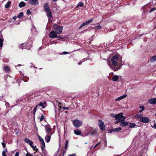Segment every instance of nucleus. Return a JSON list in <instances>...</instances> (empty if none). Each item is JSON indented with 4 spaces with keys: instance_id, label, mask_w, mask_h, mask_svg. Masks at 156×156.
<instances>
[{
    "instance_id": "22",
    "label": "nucleus",
    "mask_w": 156,
    "mask_h": 156,
    "mask_svg": "<svg viewBox=\"0 0 156 156\" xmlns=\"http://www.w3.org/2000/svg\"><path fill=\"white\" fill-rule=\"evenodd\" d=\"M93 129V127L90 126L88 127L87 129V132L88 133V134H90Z\"/></svg>"
},
{
    "instance_id": "44",
    "label": "nucleus",
    "mask_w": 156,
    "mask_h": 156,
    "mask_svg": "<svg viewBox=\"0 0 156 156\" xmlns=\"http://www.w3.org/2000/svg\"><path fill=\"white\" fill-rule=\"evenodd\" d=\"M154 122V123L153 126L151 125V127L154 129H156V123H155V121Z\"/></svg>"
},
{
    "instance_id": "45",
    "label": "nucleus",
    "mask_w": 156,
    "mask_h": 156,
    "mask_svg": "<svg viewBox=\"0 0 156 156\" xmlns=\"http://www.w3.org/2000/svg\"><path fill=\"white\" fill-rule=\"evenodd\" d=\"M95 27L98 29H101V28L102 27L100 25H99L97 26H96Z\"/></svg>"
},
{
    "instance_id": "35",
    "label": "nucleus",
    "mask_w": 156,
    "mask_h": 156,
    "mask_svg": "<svg viewBox=\"0 0 156 156\" xmlns=\"http://www.w3.org/2000/svg\"><path fill=\"white\" fill-rule=\"evenodd\" d=\"M23 16V12H20L18 15L17 17L19 19L21 18Z\"/></svg>"
},
{
    "instance_id": "14",
    "label": "nucleus",
    "mask_w": 156,
    "mask_h": 156,
    "mask_svg": "<svg viewBox=\"0 0 156 156\" xmlns=\"http://www.w3.org/2000/svg\"><path fill=\"white\" fill-rule=\"evenodd\" d=\"M51 137V135H48V134H47L44 138L46 142L47 143H48L50 141Z\"/></svg>"
},
{
    "instance_id": "19",
    "label": "nucleus",
    "mask_w": 156,
    "mask_h": 156,
    "mask_svg": "<svg viewBox=\"0 0 156 156\" xmlns=\"http://www.w3.org/2000/svg\"><path fill=\"white\" fill-rule=\"evenodd\" d=\"M119 79V76L117 75L114 76L112 77V80L114 81H117Z\"/></svg>"
},
{
    "instance_id": "12",
    "label": "nucleus",
    "mask_w": 156,
    "mask_h": 156,
    "mask_svg": "<svg viewBox=\"0 0 156 156\" xmlns=\"http://www.w3.org/2000/svg\"><path fill=\"white\" fill-rule=\"evenodd\" d=\"M108 66H109L111 69H113L115 71H117L118 69H120V67H116L112 66L111 63H109L108 62Z\"/></svg>"
},
{
    "instance_id": "6",
    "label": "nucleus",
    "mask_w": 156,
    "mask_h": 156,
    "mask_svg": "<svg viewBox=\"0 0 156 156\" xmlns=\"http://www.w3.org/2000/svg\"><path fill=\"white\" fill-rule=\"evenodd\" d=\"M38 137L39 140L41 141L42 144V145L41 146V148L43 152L44 153V152L45 151V150L44 149V148L45 147V144L44 142V140L40 136H38Z\"/></svg>"
},
{
    "instance_id": "57",
    "label": "nucleus",
    "mask_w": 156,
    "mask_h": 156,
    "mask_svg": "<svg viewBox=\"0 0 156 156\" xmlns=\"http://www.w3.org/2000/svg\"><path fill=\"white\" fill-rule=\"evenodd\" d=\"M100 144V142H98V143L95 145V146L94 147V148H95L97 146H98V145H99Z\"/></svg>"
},
{
    "instance_id": "9",
    "label": "nucleus",
    "mask_w": 156,
    "mask_h": 156,
    "mask_svg": "<svg viewBox=\"0 0 156 156\" xmlns=\"http://www.w3.org/2000/svg\"><path fill=\"white\" fill-rule=\"evenodd\" d=\"M57 34L54 30L50 32L49 34V37L50 38H54L58 37Z\"/></svg>"
},
{
    "instance_id": "23",
    "label": "nucleus",
    "mask_w": 156,
    "mask_h": 156,
    "mask_svg": "<svg viewBox=\"0 0 156 156\" xmlns=\"http://www.w3.org/2000/svg\"><path fill=\"white\" fill-rule=\"evenodd\" d=\"M61 103H59L58 104V107L59 108L61 109H63V110H68L69 109V108L67 107H63L62 108L61 106Z\"/></svg>"
},
{
    "instance_id": "16",
    "label": "nucleus",
    "mask_w": 156,
    "mask_h": 156,
    "mask_svg": "<svg viewBox=\"0 0 156 156\" xmlns=\"http://www.w3.org/2000/svg\"><path fill=\"white\" fill-rule=\"evenodd\" d=\"M127 96V95L126 94H124L123 95L115 99V100L116 101H120L121 100L123 99L124 98L126 97Z\"/></svg>"
},
{
    "instance_id": "63",
    "label": "nucleus",
    "mask_w": 156,
    "mask_h": 156,
    "mask_svg": "<svg viewBox=\"0 0 156 156\" xmlns=\"http://www.w3.org/2000/svg\"><path fill=\"white\" fill-rule=\"evenodd\" d=\"M83 27V26H82V25L81 24L79 27V29H81Z\"/></svg>"
},
{
    "instance_id": "4",
    "label": "nucleus",
    "mask_w": 156,
    "mask_h": 156,
    "mask_svg": "<svg viewBox=\"0 0 156 156\" xmlns=\"http://www.w3.org/2000/svg\"><path fill=\"white\" fill-rule=\"evenodd\" d=\"M98 124L100 129L102 131H104L105 129V126L104 122L101 120L98 121Z\"/></svg>"
},
{
    "instance_id": "21",
    "label": "nucleus",
    "mask_w": 156,
    "mask_h": 156,
    "mask_svg": "<svg viewBox=\"0 0 156 156\" xmlns=\"http://www.w3.org/2000/svg\"><path fill=\"white\" fill-rule=\"evenodd\" d=\"M46 101H44V103H43L42 102H40L39 104H38L37 105H38V106H40L42 108H45V106L44 105L46 104Z\"/></svg>"
},
{
    "instance_id": "15",
    "label": "nucleus",
    "mask_w": 156,
    "mask_h": 156,
    "mask_svg": "<svg viewBox=\"0 0 156 156\" xmlns=\"http://www.w3.org/2000/svg\"><path fill=\"white\" fill-rule=\"evenodd\" d=\"M44 8L45 11H49L50 9L48 6V4L47 3H45L44 5Z\"/></svg>"
},
{
    "instance_id": "7",
    "label": "nucleus",
    "mask_w": 156,
    "mask_h": 156,
    "mask_svg": "<svg viewBox=\"0 0 156 156\" xmlns=\"http://www.w3.org/2000/svg\"><path fill=\"white\" fill-rule=\"evenodd\" d=\"M117 118L116 119H118L121 121L123 120H124L126 119V117L123 115V113H120L117 114Z\"/></svg>"
},
{
    "instance_id": "58",
    "label": "nucleus",
    "mask_w": 156,
    "mask_h": 156,
    "mask_svg": "<svg viewBox=\"0 0 156 156\" xmlns=\"http://www.w3.org/2000/svg\"><path fill=\"white\" fill-rule=\"evenodd\" d=\"M82 26H83H83H85V25H86V23H85V22L83 23L82 24Z\"/></svg>"
},
{
    "instance_id": "62",
    "label": "nucleus",
    "mask_w": 156,
    "mask_h": 156,
    "mask_svg": "<svg viewBox=\"0 0 156 156\" xmlns=\"http://www.w3.org/2000/svg\"><path fill=\"white\" fill-rule=\"evenodd\" d=\"M2 156H7L6 154H2Z\"/></svg>"
},
{
    "instance_id": "8",
    "label": "nucleus",
    "mask_w": 156,
    "mask_h": 156,
    "mask_svg": "<svg viewBox=\"0 0 156 156\" xmlns=\"http://www.w3.org/2000/svg\"><path fill=\"white\" fill-rule=\"evenodd\" d=\"M140 121L143 123H147L150 122V120L147 117H142L140 119Z\"/></svg>"
},
{
    "instance_id": "34",
    "label": "nucleus",
    "mask_w": 156,
    "mask_h": 156,
    "mask_svg": "<svg viewBox=\"0 0 156 156\" xmlns=\"http://www.w3.org/2000/svg\"><path fill=\"white\" fill-rule=\"evenodd\" d=\"M11 2L9 1H8L6 3V4L5 5V8H8L10 5L11 4Z\"/></svg>"
},
{
    "instance_id": "24",
    "label": "nucleus",
    "mask_w": 156,
    "mask_h": 156,
    "mask_svg": "<svg viewBox=\"0 0 156 156\" xmlns=\"http://www.w3.org/2000/svg\"><path fill=\"white\" fill-rule=\"evenodd\" d=\"M121 129H122V128L121 127H118L117 128L112 129L111 132H118L119 131L121 130Z\"/></svg>"
},
{
    "instance_id": "20",
    "label": "nucleus",
    "mask_w": 156,
    "mask_h": 156,
    "mask_svg": "<svg viewBox=\"0 0 156 156\" xmlns=\"http://www.w3.org/2000/svg\"><path fill=\"white\" fill-rule=\"evenodd\" d=\"M74 133L75 134L77 135H81V131L78 129H76L74 131Z\"/></svg>"
},
{
    "instance_id": "37",
    "label": "nucleus",
    "mask_w": 156,
    "mask_h": 156,
    "mask_svg": "<svg viewBox=\"0 0 156 156\" xmlns=\"http://www.w3.org/2000/svg\"><path fill=\"white\" fill-rule=\"evenodd\" d=\"M142 117V115L141 114H137V115H136L135 116V117L136 118H137V119H139V118H140V119Z\"/></svg>"
},
{
    "instance_id": "50",
    "label": "nucleus",
    "mask_w": 156,
    "mask_h": 156,
    "mask_svg": "<svg viewBox=\"0 0 156 156\" xmlns=\"http://www.w3.org/2000/svg\"><path fill=\"white\" fill-rule=\"evenodd\" d=\"M26 156H33V155L30 153H28L26 154Z\"/></svg>"
},
{
    "instance_id": "40",
    "label": "nucleus",
    "mask_w": 156,
    "mask_h": 156,
    "mask_svg": "<svg viewBox=\"0 0 156 156\" xmlns=\"http://www.w3.org/2000/svg\"><path fill=\"white\" fill-rule=\"evenodd\" d=\"M93 19H92L89 20H87V21L85 22L86 23V25L88 24H89L90 23H91L92 22V21H93Z\"/></svg>"
},
{
    "instance_id": "56",
    "label": "nucleus",
    "mask_w": 156,
    "mask_h": 156,
    "mask_svg": "<svg viewBox=\"0 0 156 156\" xmlns=\"http://www.w3.org/2000/svg\"><path fill=\"white\" fill-rule=\"evenodd\" d=\"M19 153L17 152L15 154L14 156H19Z\"/></svg>"
},
{
    "instance_id": "43",
    "label": "nucleus",
    "mask_w": 156,
    "mask_h": 156,
    "mask_svg": "<svg viewBox=\"0 0 156 156\" xmlns=\"http://www.w3.org/2000/svg\"><path fill=\"white\" fill-rule=\"evenodd\" d=\"M68 140H66V143L65 146V148L66 149L68 147Z\"/></svg>"
},
{
    "instance_id": "49",
    "label": "nucleus",
    "mask_w": 156,
    "mask_h": 156,
    "mask_svg": "<svg viewBox=\"0 0 156 156\" xmlns=\"http://www.w3.org/2000/svg\"><path fill=\"white\" fill-rule=\"evenodd\" d=\"M139 108L140 109H142V110H144V107L143 105L139 106Z\"/></svg>"
},
{
    "instance_id": "29",
    "label": "nucleus",
    "mask_w": 156,
    "mask_h": 156,
    "mask_svg": "<svg viewBox=\"0 0 156 156\" xmlns=\"http://www.w3.org/2000/svg\"><path fill=\"white\" fill-rule=\"evenodd\" d=\"M150 61L152 62H154L156 60V56H154L150 58Z\"/></svg>"
},
{
    "instance_id": "59",
    "label": "nucleus",
    "mask_w": 156,
    "mask_h": 156,
    "mask_svg": "<svg viewBox=\"0 0 156 156\" xmlns=\"http://www.w3.org/2000/svg\"><path fill=\"white\" fill-rule=\"evenodd\" d=\"M82 62H83L82 61H80L78 63V64L79 65H80V64H82Z\"/></svg>"
},
{
    "instance_id": "17",
    "label": "nucleus",
    "mask_w": 156,
    "mask_h": 156,
    "mask_svg": "<svg viewBox=\"0 0 156 156\" xmlns=\"http://www.w3.org/2000/svg\"><path fill=\"white\" fill-rule=\"evenodd\" d=\"M149 102L153 104H156V98H151L150 99L149 101Z\"/></svg>"
},
{
    "instance_id": "13",
    "label": "nucleus",
    "mask_w": 156,
    "mask_h": 156,
    "mask_svg": "<svg viewBox=\"0 0 156 156\" xmlns=\"http://www.w3.org/2000/svg\"><path fill=\"white\" fill-rule=\"evenodd\" d=\"M124 120H123L121 121L120 125L122 127H125L128 125V122L124 121Z\"/></svg>"
},
{
    "instance_id": "41",
    "label": "nucleus",
    "mask_w": 156,
    "mask_h": 156,
    "mask_svg": "<svg viewBox=\"0 0 156 156\" xmlns=\"http://www.w3.org/2000/svg\"><path fill=\"white\" fill-rule=\"evenodd\" d=\"M38 107V105H36L35 107L34 108L33 110V114L34 115H35L36 112L37 110V108Z\"/></svg>"
},
{
    "instance_id": "27",
    "label": "nucleus",
    "mask_w": 156,
    "mask_h": 156,
    "mask_svg": "<svg viewBox=\"0 0 156 156\" xmlns=\"http://www.w3.org/2000/svg\"><path fill=\"white\" fill-rule=\"evenodd\" d=\"M84 5V4L82 2H79L76 8H77L79 7H83Z\"/></svg>"
},
{
    "instance_id": "52",
    "label": "nucleus",
    "mask_w": 156,
    "mask_h": 156,
    "mask_svg": "<svg viewBox=\"0 0 156 156\" xmlns=\"http://www.w3.org/2000/svg\"><path fill=\"white\" fill-rule=\"evenodd\" d=\"M121 121L119 120L118 119H117V120L116 121V122H115V124H117L118 123L120 122V123Z\"/></svg>"
},
{
    "instance_id": "47",
    "label": "nucleus",
    "mask_w": 156,
    "mask_h": 156,
    "mask_svg": "<svg viewBox=\"0 0 156 156\" xmlns=\"http://www.w3.org/2000/svg\"><path fill=\"white\" fill-rule=\"evenodd\" d=\"M31 12L29 9H28L27 10V15H30L31 14Z\"/></svg>"
},
{
    "instance_id": "38",
    "label": "nucleus",
    "mask_w": 156,
    "mask_h": 156,
    "mask_svg": "<svg viewBox=\"0 0 156 156\" xmlns=\"http://www.w3.org/2000/svg\"><path fill=\"white\" fill-rule=\"evenodd\" d=\"M117 114H110V116L113 118H115V119H117Z\"/></svg>"
},
{
    "instance_id": "54",
    "label": "nucleus",
    "mask_w": 156,
    "mask_h": 156,
    "mask_svg": "<svg viewBox=\"0 0 156 156\" xmlns=\"http://www.w3.org/2000/svg\"><path fill=\"white\" fill-rule=\"evenodd\" d=\"M87 60V59H86V58H84L82 60V62H84L85 61H86Z\"/></svg>"
},
{
    "instance_id": "46",
    "label": "nucleus",
    "mask_w": 156,
    "mask_h": 156,
    "mask_svg": "<svg viewBox=\"0 0 156 156\" xmlns=\"http://www.w3.org/2000/svg\"><path fill=\"white\" fill-rule=\"evenodd\" d=\"M156 10V8H153L151 9L149 12L151 13V12L155 11Z\"/></svg>"
},
{
    "instance_id": "26",
    "label": "nucleus",
    "mask_w": 156,
    "mask_h": 156,
    "mask_svg": "<svg viewBox=\"0 0 156 156\" xmlns=\"http://www.w3.org/2000/svg\"><path fill=\"white\" fill-rule=\"evenodd\" d=\"M97 132L96 130L95 129H93L90 133V135L92 136H94L97 134Z\"/></svg>"
},
{
    "instance_id": "61",
    "label": "nucleus",
    "mask_w": 156,
    "mask_h": 156,
    "mask_svg": "<svg viewBox=\"0 0 156 156\" xmlns=\"http://www.w3.org/2000/svg\"><path fill=\"white\" fill-rule=\"evenodd\" d=\"M16 16H14L13 17V19L15 20L16 19Z\"/></svg>"
},
{
    "instance_id": "33",
    "label": "nucleus",
    "mask_w": 156,
    "mask_h": 156,
    "mask_svg": "<svg viewBox=\"0 0 156 156\" xmlns=\"http://www.w3.org/2000/svg\"><path fill=\"white\" fill-rule=\"evenodd\" d=\"M24 141L26 143L28 144H31V143L32 142V141L28 138L25 139Z\"/></svg>"
},
{
    "instance_id": "1",
    "label": "nucleus",
    "mask_w": 156,
    "mask_h": 156,
    "mask_svg": "<svg viewBox=\"0 0 156 156\" xmlns=\"http://www.w3.org/2000/svg\"><path fill=\"white\" fill-rule=\"evenodd\" d=\"M53 27L54 29V31L58 34H60L63 30V26H60L57 24H54L53 26Z\"/></svg>"
},
{
    "instance_id": "2",
    "label": "nucleus",
    "mask_w": 156,
    "mask_h": 156,
    "mask_svg": "<svg viewBox=\"0 0 156 156\" xmlns=\"http://www.w3.org/2000/svg\"><path fill=\"white\" fill-rule=\"evenodd\" d=\"M32 46V44L31 42L29 41H28L26 44L23 43L20 47V48L22 49L26 48L27 49L29 50Z\"/></svg>"
},
{
    "instance_id": "5",
    "label": "nucleus",
    "mask_w": 156,
    "mask_h": 156,
    "mask_svg": "<svg viewBox=\"0 0 156 156\" xmlns=\"http://www.w3.org/2000/svg\"><path fill=\"white\" fill-rule=\"evenodd\" d=\"M73 124L75 127H78L82 125V122L80 120H76L73 121Z\"/></svg>"
},
{
    "instance_id": "32",
    "label": "nucleus",
    "mask_w": 156,
    "mask_h": 156,
    "mask_svg": "<svg viewBox=\"0 0 156 156\" xmlns=\"http://www.w3.org/2000/svg\"><path fill=\"white\" fill-rule=\"evenodd\" d=\"M44 116L42 114L41 115V117H38L37 118L38 119L40 120V122H41L44 119Z\"/></svg>"
},
{
    "instance_id": "55",
    "label": "nucleus",
    "mask_w": 156,
    "mask_h": 156,
    "mask_svg": "<svg viewBox=\"0 0 156 156\" xmlns=\"http://www.w3.org/2000/svg\"><path fill=\"white\" fill-rule=\"evenodd\" d=\"M68 54V52L64 51V52H62V54H63L66 55V54Z\"/></svg>"
},
{
    "instance_id": "25",
    "label": "nucleus",
    "mask_w": 156,
    "mask_h": 156,
    "mask_svg": "<svg viewBox=\"0 0 156 156\" xmlns=\"http://www.w3.org/2000/svg\"><path fill=\"white\" fill-rule=\"evenodd\" d=\"M26 5L25 3L23 2H21L19 4V6L20 8H22Z\"/></svg>"
},
{
    "instance_id": "31",
    "label": "nucleus",
    "mask_w": 156,
    "mask_h": 156,
    "mask_svg": "<svg viewBox=\"0 0 156 156\" xmlns=\"http://www.w3.org/2000/svg\"><path fill=\"white\" fill-rule=\"evenodd\" d=\"M3 39L2 38L0 39V50L2 49L3 45Z\"/></svg>"
},
{
    "instance_id": "10",
    "label": "nucleus",
    "mask_w": 156,
    "mask_h": 156,
    "mask_svg": "<svg viewBox=\"0 0 156 156\" xmlns=\"http://www.w3.org/2000/svg\"><path fill=\"white\" fill-rule=\"evenodd\" d=\"M45 128L46 133L47 134H50V133L49 132L50 131H51L52 130L51 126L49 125H46L45 126Z\"/></svg>"
},
{
    "instance_id": "60",
    "label": "nucleus",
    "mask_w": 156,
    "mask_h": 156,
    "mask_svg": "<svg viewBox=\"0 0 156 156\" xmlns=\"http://www.w3.org/2000/svg\"><path fill=\"white\" fill-rule=\"evenodd\" d=\"M66 150H64L63 151V155H64V154H65L66 153Z\"/></svg>"
},
{
    "instance_id": "3",
    "label": "nucleus",
    "mask_w": 156,
    "mask_h": 156,
    "mask_svg": "<svg viewBox=\"0 0 156 156\" xmlns=\"http://www.w3.org/2000/svg\"><path fill=\"white\" fill-rule=\"evenodd\" d=\"M119 55H116L113 56L111 58V61L112 64L114 67L117 65V61L119 59Z\"/></svg>"
},
{
    "instance_id": "18",
    "label": "nucleus",
    "mask_w": 156,
    "mask_h": 156,
    "mask_svg": "<svg viewBox=\"0 0 156 156\" xmlns=\"http://www.w3.org/2000/svg\"><path fill=\"white\" fill-rule=\"evenodd\" d=\"M47 16L48 17V19L49 20L50 19V18H51L52 16L51 15V12L50 10L49 11H47Z\"/></svg>"
},
{
    "instance_id": "39",
    "label": "nucleus",
    "mask_w": 156,
    "mask_h": 156,
    "mask_svg": "<svg viewBox=\"0 0 156 156\" xmlns=\"http://www.w3.org/2000/svg\"><path fill=\"white\" fill-rule=\"evenodd\" d=\"M93 19H92L89 20H87V21L85 22L86 23V25L88 24H89L90 23H91L92 22V21H93Z\"/></svg>"
},
{
    "instance_id": "53",
    "label": "nucleus",
    "mask_w": 156,
    "mask_h": 156,
    "mask_svg": "<svg viewBox=\"0 0 156 156\" xmlns=\"http://www.w3.org/2000/svg\"><path fill=\"white\" fill-rule=\"evenodd\" d=\"M68 156H76V154H69V155Z\"/></svg>"
},
{
    "instance_id": "30",
    "label": "nucleus",
    "mask_w": 156,
    "mask_h": 156,
    "mask_svg": "<svg viewBox=\"0 0 156 156\" xmlns=\"http://www.w3.org/2000/svg\"><path fill=\"white\" fill-rule=\"evenodd\" d=\"M136 126V124L134 123H131L129 125V128H133Z\"/></svg>"
},
{
    "instance_id": "28",
    "label": "nucleus",
    "mask_w": 156,
    "mask_h": 156,
    "mask_svg": "<svg viewBox=\"0 0 156 156\" xmlns=\"http://www.w3.org/2000/svg\"><path fill=\"white\" fill-rule=\"evenodd\" d=\"M33 143V142H32L31 143V144H29V145H30V146H31V147L32 148V149L34 150H35L36 151H38V149H36V146H34L33 145H32V144Z\"/></svg>"
},
{
    "instance_id": "48",
    "label": "nucleus",
    "mask_w": 156,
    "mask_h": 156,
    "mask_svg": "<svg viewBox=\"0 0 156 156\" xmlns=\"http://www.w3.org/2000/svg\"><path fill=\"white\" fill-rule=\"evenodd\" d=\"M7 149L6 148L5 149L2 151V154H5L6 152L7 151Z\"/></svg>"
},
{
    "instance_id": "36",
    "label": "nucleus",
    "mask_w": 156,
    "mask_h": 156,
    "mask_svg": "<svg viewBox=\"0 0 156 156\" xmlns=\"http://www.w3.org/2000/svg\"><path fill=\"white\" fill-rule=\"evenodd\" d=\"M4 69L6 72H8L9 71V68L6 66H5Z\"/></svg>"
},
{
    "instance_id": "51",
    "label": "nucleus",
    "mask_w": 156,
    "mask_h": 156,
    "mask_svg": "<svg viewBox=\"0 0 156 156\" xmlns=\"http://www.w3.org/2000/svg\"><path fill=\"white\" fill-rule=\"evenodd\" d=\"M2 145L3 148H4L5 147V146H6L5 144L3 142H2Z\"/></svg>"
},
{
    "instance_id": "64",
    "label": "nucleus",
    "mask_w": 156,
    "mask_h": 156,
    "mask_svg": "<svg viewBox=\"0 0 156 156\" xmlns=\"http://www.w3.org/2000/svg\"><path fill=\"white\" fill-rule=\"evenodd\" d=\"M143 110H140L139 112L141 113L143 112Z\"/></svg>"
},
{
    "instance_id": "11",
    "label": "nucleus",
    "mask_w": 156,
    "mask_h": 156,
    "mask_svg": "<svg viewBox=\"0 0 156 156\" xmlns=\"http://www.w3.org/2000/svg\"><path fill=\"white\" fill-rule=\"evenodd\" d=\"M29 3L32 5H38L39 4L38 0H29Z\"/></svg>"
},
{
    "instance_id": "42",
    "label": "nucleus",
    "mask_w": 156,
    "mask_h": 156,
    "mask_svg": "<svg viewBox=\"0 0 156 156\" xmlns=\"http://www.w3.org/2000/svg\"><path fill=\"white\" fill-rule=\"evenodd\" d=\"M22 80H23L24 81L27 82L28 81L29 78L27 77H23V78Z\"/></svg>"
}]
</instances>
